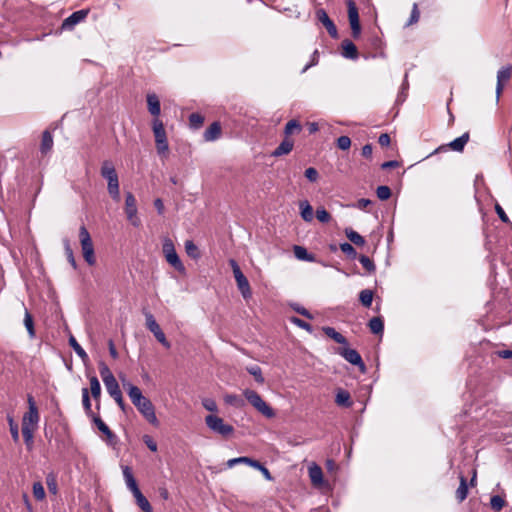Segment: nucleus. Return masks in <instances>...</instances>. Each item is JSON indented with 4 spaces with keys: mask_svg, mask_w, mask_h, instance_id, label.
<instances>
[{
    "mask_svg": "<svg viewBox=\"0 0 512 512\" xmlns=\"http://www.w3.org/2000/svg\"><path fill=\"white\" fill-rule=\"evenodd\" d=\"M308 473L314 486L319 487L323 484V472L319 465L312 463L308 468Z\"/></svg>",
    "mask_w": 512,
    "mask_h": 512,
    "instance_id": "nucleus-19",
    "label": "nucleus"
},
{
    "mask_svg": "<svg viewBox=\"0 0 512 512\" xmlns=\"http://www.w3.org/2000/svg\"><path fill=\"white\" fill-rule=\"evenodd\" d=\"M294 254L299 260L312 261L313 256L302 246H294Z\"/></svg>",
    "mask_w": 512,
    "mask_h": 512,
    "instance_id": "nucleus-44",
    "label": "nucleus"
},
{
    "mask_svg": "<svg viewBox=\"0 0 512 512\" xmlns=\"http://www.w3.org/2000/svg\"><path fill=\"white\" fill-rule=\"evenodd\" d=\"M90 391L94 400L98 401L101 396V385L98 378L95 375L89 377Z\"/></svg>",
    "mask_w": 512,
    "mask_h": 512,
    "instance_id": "nucleus-35",
    "label": "nucleus"
},
{
    "mask_svg": "<svg viewBox=\"0 0 512 512\" xmlns=\"http://www.w3.org/2000/svg\"><path fill=\"white\" fill-rule=\"evenodd\" d=\"M368 327L373 334H382L384 330V322L381 317H373L368 323Z\"/></svg>",
    "mask_w": 512,
    "mask_h": 512,
    "instance_id": "nucleus-34",
    "label": "nucleus"
},
{
    "mask_svg": "<svg viewBox=\"0 0 512 512\" xmlns=\"http://www.w3.org/2000/svg\"><path fill=\"white\" fill-rule=\"evenodd\" d=\"M101 176L107 180V190L111 198L120 201L119 179L111 161L105 160L101 166Z\"/></svg>",
    "mask_w": 512,
    "mask_h": 512,
    "instance_id": "nucleus-2",
    "label": "nucleus"
},
{
    "mask_svg": "<svg viewBox=\"0 0 512 512\" xmlns=\"http://www.w3.org/2000/svg\"><path fill=\"white\" fill-rule=\"evenodd\" d=\"M7 420H8V424H9L11 437L15 443H18L19 439H20L18 424L14 421L13 417L10 415L7 416Z\"/></svg>",
    "mask_w": 512,
    "mask_h": 512,
    "instance_id": "nucleus-42",
    "label": "nucleus"
},
{
    "mask_svg": "<svg viewBox=\"0 0 512 512\" xmlns=\"http://www.w3.org/2000/svg\"><path fill=\"white\" fill-rule=\"evenodd\" d=\"M105 387H106L108 394L115 400V402L118 404V406L124 411L125 404H124L122 392L120 390L117 380L105 385Z\"/></svg>",
    "mask_w": 512,
    "mask_h": 512,
    "instance_id": "nucleus-18",
    "label": "nucleus"
},
{
    "mask_svg": "<svg viewBox=\"0 0 512 512\" xmlns=\"http://www.w3.org/2000/svg\"><path fill=\"white\" fill-rule=\"evenodd\" d=\"M302 131V126L298 120L292 119L288 121L284 128L285 137L289 138L292 134H299Z\"/></svg>",
    "mask_w": 512,
    "mask_h": 512,
    "instance_id": "nucleus-29",
    "label": "nucleus"
},
{
    "mask_svg": "<svg viewBox=\"0 0 512 512\" xmlns=\"http://www.w3.org/2000/svg\"><path fill=\"white\" fill-rule=\"evenodd\" d=\"M24 325L27 329V332H28L30 338H34L35 337L34 322H33L32 315L30 314V312L28 311L27 308H25Z\"/></svg>",
    "mask_w": 512,
    "mask_h": 512,
    "instance_id": "nucleus-40",
    "label": "nucleus"
},
{
    "mask_svg": "<svg viewBox=\"0 0 512 512\" xmlns=\"http://www.w3.org/2000/svg\"><path fill=\"white\" fill-rule=\"evenodd\" d=\"M470 139L469 132H465L460 137L454 139L450 143H448L445 146H441L438 149L435 150V153L441 150H446L447 148L456 151V152H462L465 148V145L468 143Z\"/></svg>",
    "mask_w": 512,
    "mask_h": 512,
    "instance_id": "nucleus-16",
    "label": "nucleus"
},
{
    "mask_svg": "<svg viewBox=\"0 0 512 512\" xmlns=\"http://www.w3.org/2000/svg\"><path fill=\"white\" fill-rule=\"evenodd\" d=\"M123 476H124V479H125L128 489L132 493L136 492L137 490H140L130 467H128V466L123 467Z\"/></svg>",
    "mask_w": 512,
    "mask_h": 512,
    "instance_id": "nucleus-26",
    "label": "nucleus"
},
{
    "mask_svg": "<svg viewBox=\"0 0 512 512\" xmlns=\"http://www.w3.org/2000/svg\"><path fill=\"white\" fill-rule=\"evenodd\" d=\"M335 403L338 406L349 408L352 406L353 402L351 400L350 393L344 389H338L335 396Z\"/></svg>",
    "mask_w": 512,
    "mask_h": 512,
    "instance_id": "nucleus-25",
    "label": "nucleus"
},
{
    "mask_svg": "<svg viewBox=\"0 0 512 512\" xmlns=\"http://www.w3.org/2000/svg\"><path fill=\"white\" fill-rule=\"evenodd\" d=\"M419 17H420V12L418 10V5L416 3H414L410 18L407 22V25L409 26V25H413V24L417 23L419 20Z\"/></svg>",
    "mask_w": 512,
    "mask_h": 512,
    "instance_id": "nucleus-56",
    "label": "nucleus"
},
{
    "mask_svg": "<svg viewBox=\"0 0 512 512\" xmlns=\"http://www.w3.org/2000/svg\"><path fill=\"white\" fill-rule=\"evenodd\" d=\"M291 322L308 332L312 331V326L308 322H306L300 318L292 317Z\"/></svg>",
    "mask_w": 512,
    "mask_h": 512,
    "instance_id": "nucleus-57",
    "label": "nucleus"
},
{
    "mask_svg": "<svg viewBox=\"0 0 512 512\" xmlns=\"http://www.w3.org/2000/svg\"><path fill=\"white\" fill-rule=\"evenodd\" d=\"M348 19L354 39L359 38L361 34V25L359 20L358 8L353 0H347Z\"/></svg>",
    "mask_w": 512,
    "mask_h": 512,
    "instance_id": "nucleus-11",
    "label": "nucleus"
},
{
    "mask_svg": "<svg viewBox=\"0 0 512 512\" xmlns=\"http://www.w3.org/2000/svg\"><path fill=\"white\" fill-rule=\"evenodd\" d=\"M224 401L226 404L232 405L236 408H241L245 405L244 400L236 395V394H227L224 396Z\"/></svg>",
    "mask_w": 512,
    "mask_h": 512,
    "instance_id": "nucleus-39",
    "label": "nucleus"
},
{
    "mask_svg": "<svg viewBox=\"0 0 512 512\" xmlns=\"http://www.w3.org/2000/svg\"><path fill=\"white\" fill-rule=\"evenodd\" d=\"M247 461H248V457H246V456H241V457H238V458H233V459H230V460L227 461V467L228 468H232L236 464H246Z\"/></svg>",
    "mask_w": 512,
    "mask_h": 512,
    "instance_id": "nucleus-62",
    "label": "nucleus"
},
{
    "mask_svg": "<svg viewBox=\"0 0 512 512\" xmlns=\"http://www.w3.org/2000/svg\"><path fill=\"white\" fill-rule=\"evenodd\" d=\"M229 265L232 268L237 287L241 292L244 299H249L252 296L251 288L248 279L242 273L238 263L234 259L229 260Z\"/></svg>",
    "mask_w": 512,
    "mask_h": 512,
    "instance_id": "nucleus-7",
    "label": "nucleus"
},
{
    "mask_svg": "<svg viewBox=\"0 0 512 512\" xmlns=\"http://www.w3.org/2000/svg\"><path fill=\"white\" fill-rule=\"evenodd\" d=\"M376 193L380 200H387L391 196V189L388 186L381 185L377 188Z\"/></svg>",
    "mask_w": 512,
    "mask_h": 512,
    "instance_id": "nucleus-53",
    "label": "nucleus"
},
{
    "mask_svg": "<svg viewBox=\"0 0 512 512\" xmlns=\"http://www.w3.org/2000/svg\"><path fill=\"white\" fill-rule=\"evenodd\" d=\"M152 129L155 137L156 149L159 155L168 153L169 145L163 122L159 118L152 121Z\"/></svg>",
    "mask_w": 512,
    "mask_h": 512,
    "instance_id": "nucleus-4",
    "label": "nucleus"
},
{
    "mask_svg": "<svg viewBox=\"0 0 512 512\" xmlns=\"http://www.w3.org/2000/svg\"><path fill=\"white\" fill-rule=\"evenodd\" d=\"M22 435L24 438V442L27 446V449L31 450L33 447L34 431H31L29 429H22Z\"/></svg>",
    "mask_w": 512,
    "mask_h": 512,
    "instance_id": "nucleus-52",
    "label": "nucleus"
},
{
    "mask_svg": "<svg viewBox=\"0 0 512 512\" xmlns=\"http://www.w3.org/2000/svg\"><path fill=\"white\" fill-rule=\"evenodd\" d=\"M163 253L165 255L166 261L173 266L177 271H184V266L180 261L178 254L175 250L174 244L171 239L166 238L163 242Z\"/></svg>",
    "mask_w": 512,
    "mask_h": 512,
    "instance_id": "nucleus-9",
    "label": "nucleus"
},
{
    "mask_svg": "<svg viewBox=\"0 0 512 512\" xmlns=\"http://www.w3.org/2000/svg\"><path fill=\"white\" fill-rule=\"evenodd\" d=\"M46 485L49 492L56 495L58 492L57 477L54 473H48L46 476Z\"/></svg>",
    "mask_w": 512,
    "mask_h": 512,
    "instance_id": "nucleus-41",
    "label": "nucleus"
},
{
    "mask_svg": "<svg viewBox=\"0 0 512 512\" xmlns=\"http://www.w3.org/2000/svg\"><path fill=\"white\" fill-rule=\"evenodd\" d=\"M305 177L310 181V182H316L318 177H319V174H318V171L313 168V167H309L305 170Z\"/></svg>",
    "mask_w": 512,
    "mask_h": 512,
    "instance_id": "nucleus-59",
    "label": "nucleus"
},
{
    "mask_svg": "<svg viewBox=\"0 0 512 512\" xmlns=\"http://www.w3.org/2000/svg\"><path fill=\"white\" fill-rule=\"evenodd\" d=\"M133 496L136 499L137 505L144 511V512H152V507L147 500V498L142 494L140 490H137L136 492L132 493Z\"/></svg>",
    "mask_w": 512,
    "mask_h": 512,
    "instance_id": "nucleus-30",
    "label": "nucleus"
},
{
    "mask_svg": "<svg viewBox=\"0 0 512 512\" xmlns=\"http://www.w3.org/2000/svg\"><path fill=\"white\" fill-rule=\"evenodd\" d=\"M27 402L28 411L25 412L23 415L22 429H29L31 431H35L40 420L39 411L32 395H28Z\"/></svg>",
    "mask_w": 512,
    "mask_h": 512,
    "instance_id": "nucleus-5",
    "label": "nucleus"
},
{
    "mask_svg": "<svg viewBox=\"0 0 512 512\" xmlns=\"http://www.w3.org/2000/svg\"><path fill=\"white\" fill-rule=\"evenodd\" d=\"M53 147V137L48 130H45L42 134L40 150L43 154L49 152Z\"/></svg>",
    "mask_w": 512,
    "mask_h": 512,
    "instance_id": "nucleus-32",
    "label": "nucleus"
},
{
    "mask_svg": "<svg viewBox=\"0 0 512 512\" xmlns=\"http://www.w3.org/2000/svg\"><path fill=\"white\" fill-rule=\"evenodd\" d=\"M247 371L249 372V374H251L252 376H254L256 382H258L259 384H263L264 383V377L262 375V370L259 366L257 365H253V366H250V367H247Z\"/></svg>",
    "mask_w": 512,
    "mask_h": 512,
    "instance_id": "nucleus-47",
    "label": "nucleus"
},
{
    "mask_svg": "<svg viewBox=\"0 0 512 512\" xmlns=\"http://www.w3.org/2000/svg\"><path fill=\"white\" fill-rule=\"evenodd\" d=\"M33 496L37 501H42L45 498V490L41 482H35L33 484Z\"/></svg>",
    "mask_w": 512,
    "mask_h": 512,
    "instance_id": "nucleus-49",
    "label": "nucleus"
},
{
    "mask_svg": "<svg viewBox=\"0 0 512 512\" xmlns=\"http://www.w3.org/2000/svg\"><path fill=\"white\" fill-rule=\"evenodd\" d=\"M495 354L503 359H512V350L509 349L496 351Z\"/></svg>",
    "mask_w": 512,
    "mask_h": 512,
    "instance_id": "nucleus-64",
    "label": "nucleus"
},
{
    "mask_svg": "<svg viewBox=\"0 0 512 512\" xmlns=\"http://www.w3.org/2000/svg\"><path fill=\"white\" fill-rule=\"evenodd\" d=\"M338 353L352 365L358 366L361 372L366 371L365 363L362 360L361 355L352 348H340Z\"/></svg>",
    "mask_w": 512,
    "mask_h": 512,
    "instance_id": "nucleus-13",
    "label": "nucleus"
},
{
    "mask_svg": "<svg viewBox=\"0 0 512 512\" xmlns=\"http://www.w3.org/2000/svg\"><path fill=\"white\" fill-rule=\"evenodd\" d=\"M293 309L297 313H299L300 315H302V316H304V317H306L308 319H312L313 318L311 313L306 308H304V307H301V306L296 304V305H293Z\"/></svg>",
    "mask_w": 512,
    "mask_h": 512,
    "instance_id": "nucleus-63",
    "label": "nucleus"
},
{
    "mask_svg": "<svg viewBox=\"0 0 512 512\" xmlns=\"http://www.w3.org/2000/svg\"><path fill=\"white\" fill-rule=\"evenodd\" d=\"M205 423L210 430L223 437H228L234 431L232 425L226 424L222 418L214 414L207 415Z\"/></svg>",
    "mask_w": 512,
    "mask_h": 512,
    "instance_id": "nucleus-8",
    "label": "nucleus"
},
{
    "mask_svg": "<svg viewBox=\"0 0 512 512\" xmlns=\"http://www.w3.org/2000/svg\"><path fill=\"white\" fill-rule=\"evenodd\" d=\"M125 213L127 219L133 226L138 227L140 225L141 221L137 216L136 199L131 192L126 193Z\"/></svg>",
    "mask_w": 512,
    "mask_h": 512,
    "instance_id": "nucleus-12",
    "label": "nucleus"
},
{
    "mask_svg": "<svg viewBox=\"0 0 512 512\" xmlns=\"http://www.w3.org/2000/svg\"><path fill=\"white\" fill-rule=\"evenodd\" d=\"M491 508L495 511H500L505 506L504 499L499 495H494L490 499Z\"/></svg>",
    "mask_w": 512,
    "mask_h": 512,
    "instance_id": "nucleus-50",
    "label": "nucleus"
},
{
    "mask_svg": "<svg viewBox=\"0 0 512 512\" xmlns=\"http://www.w3.org/2000/svg\"><path fill=\"white\" fill-rule=\"evenodd\" d=\"M88 15V10H78L67 17L61 25L62 30H72L75 25L82 22Z\"/></svg>",
    "mask_w": 512,
    "mask_h": 512,
    "instance_id": "nucleus-15",
    "label": "nucleus"
},
{
    "mask_svg": "<svg viewBox=\"0 0 512 512\" xmlns=\"http://www.w3.org/2000/svg\"><path fill=\"white\" fill-rule=\"evenodd\" d=\"M221 136V125L219 122H213L204 132L205 141H215Z\"/></svg>",
    "mask_w": 512,
    "mask_h": 512,
    "instance_id": "nucleus-23",
    "label": "nucleus"
},
{
    "mask_svg": "<svg viewBox=\"0 0 512 512\" xmlns=\"http://www.w3.org/2000/svg\"><path fill=\"white\" fill-rule=\"evenodd\" d=\"M123 387L126 389L128 396L137 408L139 413L153 426H159V420L155 413L153 403L146 398L139 387L131 384L130 382H123Z\"/></svg>",
    "mask_w": 512,
    "mask_h": 512,
    "instance_id": "nucleus-1",
    "label": "nucleus"
},
{
    "mask_svg": "<svg viewBox=\"0 0 512 512\" xmlns=\"http://www.w3.org/2000/svg\"><path fill=\"white\" fill-rule=\"evenodd\" d=\"M316 19L320 22L327 30L328 34L333 38H338V31L334 22L330 19L327 12L320 8L316 10Z\"/></svg>",
    "mask_w": 512,
    "mask_h": 512,
    "instance_id": "nucleus-14",
    "label": "nucleus"
},
{
    "mask_svg": "<svg viewBox=\"0 0 512 512\" xmlns=\"http://www.w3.org/2000/svg\"><path fill=\"white\" fill-rule=\"evenodd\" d=\"M316 218L322 223H328L331 219V215L324 208H318L316 210Z\"/></svg>",
    "mask_w": 512,
    "mask_h": 512,
    "instance_id": "nucleus-54",
    "label": "nucleus"
},
{
    "mask_svg": "<svg viewBox=\"0 0 512 512\" xmlns=\"http://www.w3.org/2000/svg\"><path fill=\"white\" fill-rule=\"evenodd\" d=\"M358 260L367 272L371 273V272L375 271V269H376L375 264L368 256L360 255L358 257Z\"/></svg>",
    "mask_w": 512,
    "mask_h": 512,
    "instance_id": "nucleus-45",
    "label": "nucleus"
},
{
    "mask_svg": "<svg viewBox=\"0 0 512 512\" xmlns=\"http://www.w3.org/2000/svg\"><path fill=\"white\" fill-rule=\"evenodd\" d=\"M468 495V485H467V479L465 476H460V485L458 489L456 490V498L459 502H463Z\"/></svg>",
    "mask_w": 512,
    "mask_h": 512,
    "instance_id": "nucleus-33",
    "label": "nucleus"
},
{
    "mask_svg": "<svg viewBox=\"0 0 512 512\" xmlns=\"http://www.w3.org/2000/svg\"><path fill=\"white\" fill-rule=\"evenodd\" d=\"M323 332L336 343L344 345L347 344L346 338L341 333L337 332L333 327H323Z\"/></svg>",
    "mask_w": 512,
    "mask_h": 512,
    "instance_id": "nucleus-31",
    "label": "nucleus"
},
{
    "mask_svg": "<svg viewBox=\"0 0 512 512\" xmlns=\"http://www.w3.org/2000/svg\"><path fill=\"white\" fill-rule=\"evenodd\" d=\"M204 117L199 113H192L189 116V124L192 128L198 129L202 126Z\"/></svg>",
    "mask_w": 512,
    "mask_h": 512,
    "instance_id": "nucleus-48",
    "label": "nucleus"
},
{
    "mask_svg": "<svg viewBox=\"0 0 512 512\" xmlns=\"http://www.w3.org/2000/svg\"><path fill=\"white\" fill-rule=\"evenodd\" d=\"M345 234L347 238L357 246H363L365 244V239L359 233L349 228L345 230Z\"/></svg>",
    "mask_w": 512,
    "mask_h": 512,
    "instance_id": "nucleus-37",
    "label": "nucleus"
},
{
    "mask_svg": "<svg viewBox=\"0 0 512 512\" xmlns=\"http://www.w3.org/2000/svg\"><path fill=\"white\" fill-rule=\"evenodd\" d=\"M143 442L146 444V446L152 451H157V443L153 440V438L149 435L143 436Z\"/></svg>",
    "mask_w": 512,
    "mask_h": 512,
    "instance_id": "nucleus-61",
    "label": "nucleus"
},
{
    "mask_svg": "<svg viewBox=\"0 0 512 512\" xmlns=\"http://www.w3.org/2000/svg\"><path fill=\"white\" fill-rule=\"evenodd\" d=\"M99 373L104 382V385L116 381V378L114 377L113 373L104 362L99 363Z\"/></svg>",
    "mask_w": 512,
    "mask_h": 512,
    "instance_id": "nucleus-28",
    "label": "nucleus"
},
{
    "mask_svg": "<svg viewBox=\"0 0 512 512\" xmlns=\"http://www.w3.org/2000/svg\"><path fill=\"white\" fill-rule=\"evenodd\" d=\"M202 405L206 410L210 412H216L218 409L216 402L210 398L203 399Z\"/></svg>",
    "mask_w": 512,
    "mask_h": 512,
    "instance_id": "nucleus-58",
    "label": "nucleus"
},
{
    "mask_svg": "<svg viewBox=\"0 0 512 512\" xmlns=\"http://www.w3.org/2000/svg\"><path fill=\"white\" fill-rule=\"evenodd\" d=\"M294 146V141L290 138L285 137L279 146L272 152V156L279 157L282 155L289 154Z\"/></svg>",
    "mask_w": 512,
    "mask_h": 512,
    "instance_id": "nucleus-22",
    "label": "nucleus"
},
{
    "mask_svg": "<svg viewBox=\"0 0 512 512\" xmlns=\"http://www.w3.org/2000/svg\"><path fill=\"white\" fill-rule=\"evenodd\" d=\"M79 239L85 261L91 266L94 265L96 263L94 247L91 236L84 225L79 229Z\"/></svg>",
    "mask_w": 512,
    "mask_h": 512,
    "instance_id": "nucleus-6",
    "label": "nucleus"
},
{
    "mask_svg": "<svg viewBox=\"0 0 512 512\" xmlns=\"http://www.w3.org/2000/svg\"><path fill=\"white\" fill-rule=\"evenodd\" d=\"M243 395L247 401L265 417L273 418L275 416L274 410L262 399V397L256 391L245 389L243 391Z\"/></svg>",
    "mask_w": 512,
    "mask_h": 512,
    "instance_id": "nucleus-3",
    "label": "nucleus"
},
{
    "mask_svg": "<svg viewBox=\"0 0 512 512\" xmlns=\"http://www.w3.org/2000/svg\"><path fill=\"white\" fill-rule=\"evenodd\" d=\"M82 404H83V408L85 410V413L87 416L89 417H93L94 414L92 412V408H91V401H90V396H89V390L87 388H82Z\"/></svg>",
    "mask_w": 512,
    "mask_h": 512,
    "instance_id": "nucleus-38",
    "label": "nucleus"
},
{
    "mask_svg": "<svg viewBox=\"0 0 512 512\" xmlns=\"http://www.w3.org/2000/svg\"><path fill=\"white\" fill-rule=\"evenodd\" d=\"M147 105L151 115H153L155 118H158V116L161 113V105L159 98L156 94L147 95Z\"/></svg>",
    "mask_w": 512,
    "mask_h": 512,
    "instance_id": "nucleus-24",
    "label": "nucleus"
},
{
    "mask_svg": "<svg viewBox=\"0 0 512 512\" xmlns=\"http://www.w3.org/2000/svg\"><path fill=\"white\" fill-rule=\"evenodd\" d=\"M359 300L364 307H370L373 301V292L369 289H364L359 294Z\"/></svg>",
    "mask_w": 512,
    "mask_h": 512,
    "instance_id": "nucleus-43",
    "label": "nucleus"
},
{
    "mask_svg": "<svg viewBox=\"0 0 512 512\" xmlns=\"http://www.w3.org/2000/svg\"><path fill=\"white\" fill-rule=\"evenodd\" d=\"M65 251H66V255H67L69 263L72 265V267L74 269H76V267H77L76 261H75L73 251H72L68 241L66 242V245H65Z\"/></svg>",
    "mask_w": 512,
    "mask_h": 512,
    "instance_id": "nucleus-60",
    "label": "nucleus"
},
{
    "mask_svg": "<svg viewBox=\"0 0 512 512\" xmlns=\"http://www.w3.org/2000/svg\"><path fill=\"white\" fill-rule=\"evenodd\" d=\"M351 146V139L348 136H340L337 139V147L341 150H348Z\"/></svg>",
    "mask_w": 512,
    "mask_h": 512,
    "instance_id": "nucleus-55",
    "label": "nucleus"
},
{
    "mask_svg": "<svg viewBox=\"0 0 512 512\" xmlns=\"http://www.w3.org/2000/svg\"><path fill=\"white\" fill-rule=\"evenodd\" d=\"M299 206L301 210L300 214L302 219L306 222H311L314 218L312 206L309 204L307 200L301 201L299 203Z\"/></svg>",
    "mask_w": 512,
    "mask_h": 512,
    "instance_id": "nucleus-27",
    "label": "nucleus"
},
{
    "mask_svg": "<svg viewBox=\"0 0 512 512\" xmlns=\"http://www.w3.org/2000/svg\"><path fill=\"white\" fill-rule=\"evenodd\" d=\"M185 251L188 256L196 259L199 257V250L196 244L192 240H187L185 242Z\"/></svg>",
    "mask_w": 512,
    "mask_h": 512,
    "instance_id": "nucleus-46",
    "label": "nucleus"
},
{
    "mask_svg": "<svg viewBox=\"0 0 512 512\" xmlns=\"http://www.w3.org/2000/svg\"><path fill=\"white\" fill-rule=\"evenodd\" d=\"M69 345L73 348L74 352L82 359L83 362H86L89 359L88 354L73 336L69 338Z\"/></svg>",
    "mask_w": 512,
    "mask_h": 512,
    "instance_id": "nucleus-36",
    "label": "nucleus"
},
{
    "mask_svg": "<svg viewBox=\"0 0 512 512\" xmlns=\"http://www.w3.org/2000/svg\"><path fill=\"white\" fill-rule=\"evenodd\" d=\"M340 249L344 254H346L351 259H355L357 257V252L355 248L348 242L341 243Z\"/></svg>",
    "mask_w": 512,
    "mask_h": 512,
    "instance_id": "nucleus-51",
    "label": "nucleus"
},
{
    "mask_svg": "<svg viewBox=\"0 0 512 512\" xmlns=\"http://www.w3.org/2000/svg\"><path fill=\"white\" fill-rule=\"evenodd\" d=\"M97 428L106 435L109 443H113L116 440V435L110 430V428L103 422V420L94 415L91 417Z\"/></svg>",
    "mask_w": 512,
    "mask_h": 512,
    "instance_id": "nucleus-21",
    "label": "nucleus"
},
{
    "mask_svg": "<svg viewBox=\"0 0 512 512\" xmlns=\"http://www.w3.org/2000/svg\"><path fill=\"white\" fill-rule=\"evenodd\" d=\"M146 327L153 333L155 338L167 349L171 347L170 342L166 339V336L159 324L155 320L154 316L150 312L145 313Z\"/></svg>",
    "mask_w": 512,
    "mask_h": 512,
    "instance_id": "nucleus-10",
    "label": "nucleus"
},
{
    "mask_svg": "<svg viewBox=\"0 0 512 512\" xmlns=\"http://www.w3.org/2000/svg\"><path fill=\"white\" fill-rule=\"evenodd\" d=\"M342 56L347 59L355 60L358 58L356 45L349 39H345L342 44Z\"/></svg>",
    "mask_w": 512,
    "mask_h": 512,
    "instance_id": "nucleus-20",
    "label": "nucleus"
},
{
    "mask_svg": "<svg viewBox=\"0 0 512 512\" xmlns=\"http://www.w3.org/2000/svg\"><path fill=\"white\" fill-rule=\"evenodd\" d=\"M512 75V65L503 66L501 69L497 72V85H496V96L497 99H499L504 83L507 82Z\"/></svg>",
    "mask_w": 512,
    "mask_h": 512,
    "instance_id": "nucleus-17",
    "label": "nucleus"
}]
</instances>
